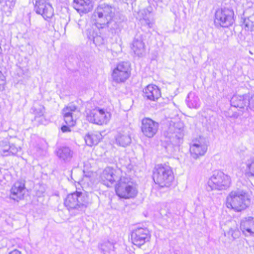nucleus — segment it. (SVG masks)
<instances>
[{
    "mask_svg": "<svg viewBox=\"0 0 254 254\" xmlns=\"http://www.w3.org/2000/svg\"><path fill=\"white\" fill-rule=\"evenodd\" d=\"M89 203L87 194L79 191L68 194L64 200V206L73 215L84 212Z\"/></svg>",
    "mask_w": 254,
    "mask_h": 254,
    "instance_id": "nucleus-1",
    "label": "nucleus"
},
{
    "mask_svg": "<svg viewBox=\"0 0 254 254\" xmlns=\"http://www.w3.org/2000/svg\"><path fill=\"white\" fill-rule=\"evenodd\" d=\"M250 197L244 190L232 191L226 198V206L235 212H241L246 209L250 204Z\"/></svg>",
    "mask_w": 254,
    "mask_h": 254,
    "instance_id": "nucleus-2",
    "label": "nucleus"
},
{
    "mask_svg": "<svg viewBox=\"0 0 254 254\" xmlns=\"http://www.w3.org/2000/svg\"><path fill=\"white\" fill-rule=\"evenodd\" d=\"M115 11V8L111 5L101 3L94 11L92 19L98 28L105 27L109 20L114 18Z\"/></svg>",
    "mask_w": 254,
    "mask_h": 254,
    "instance_id": "nucleus-3",
    "label": "nucleus"
},
{
    "mask_svg": "<svg viewBox=\"0 0 254 254\" xmlns=\"http://www.w3.org/2000/svg\"><path fill=\"white\" fill-rule=\"evenodd\" d=\"M153 179L160 187H169L174 180L171 168L166 164L156 165L153 171Z\"/></svg>",
    "mask_w": 254,
    "mask_h": 254,
    "instance_id": "nucleus-4",
    "label": "nucleus"
},
{
    "mask_svg": "<svg viewBox=\"0 0 254 254\" xmlns=\"http://www.w3.org/2000/svg\"><path fill=\"white\" fill-rule=\"evenodd\" d=\"M183 124L181 122H174L171 121L169 126L164 133V136L166 138V141L170 142L166 147L168 151L172 152L170 149L172 146L177 147L182 141L183 137Z\"/></svg>",
    "mask_w": 254,
    "mask_h": 254,
    "instance_id": "nucleus-5",
    "label": "nucleus"
},
{
    "mask_svg": "<svg viewBox=\"0 0 254 254\" xmlns=\"http://www.w3.org/2000/svg\"><path fill=\"white\" fill-rule=\"evenodd\" d=\"M116 192L120 197L128 199L134 197L138 191L136 184L129 178L121 177L116 186Z\"/></svg>",
    "mask_w": 254,
    "mask_h": 254,
    "instance_id": "nucleus-6",
    "label": "nucleus"
},
{
    "mask_svg": "<svg viewBox=\"0 0 254 254\" xmlns=\"http://www.w3.org/2000/svg\"><path fill=\"white\" fill-rule=\"evenodd\" d=\"M230 184V177L221 171H214L207 182L210 190H225Z\"/></svg>",
    "mask_w": 254,
    "mask_h": 254,
    "instance_id": "nucleus-7",
    "label": "nucleus"
},
{
    "mask_svg": "<svg viewBox=\"0 0 254 254\" xmlns=\"http://www.w3.org/2000/svg\"><path fill=\"white\" fill-rule=\"evenodd\" d=\"M234 13L232 9L227 8L218 9L215 13L214 23L216 26L228 27L234 22Z\"/></svg>",
    "mask_w": 254,
    "mask_h": 254,
    "instance_id": "nucleus-8",
    "label": "nucleus"
},
{
    "mask_svg": "<svg viewBox=\"0 0 254 254\" xmlns=\"http://www.w3.org/2000/svg\"><path fill=\"white\" fill-rule=\"evenodd\" d=\"M131 74L130 65L128 62H123L118 63L114 68L112 77L114 82L123 83L128 79Z\"/></svg>",
    "mask_w": 254,
    "mask_h": 254,
    "instance_id": "nucleus-9",
    "label": "nucleus"
},
{
    "mask_svg": "<svg viewBox=\"0 0 254 254\" xmlns=\"http://www.w3.org/2000/svg\"><path fill=\"white\" fill-rule=\"evenodd\" d=\"M111 118V114L104 109L96 108L86 112V119L90 123L99 125L107 124Z\"/></svg>",
    "mask_w": 254,
    "mask_h": 254,
    "instance_id": "nucleus-10",
    "label": "nucleus"
},
{
    "mask_svg": "<svg viewBox=\"0 0 254 254\" xmlns=\"http://www.w3.org/2000/svg\"><path fill=\"white\" fill-rule=\"evenodd\" d=\"M207 150V144L205 139L199 137L192 141L190 145V151L191 156L195 159L203 156Z\"/></svg>",
    "mask_w": 254,
    "mask_h": 254,
    "instance_id": "nucleus-11",
    "label": "nucleus"
},
{
    "mask_svg": "<svg viewBox=\"0 0 254 254\" xmlns=\"http://www.w3.org/2000/svg\"><path fill=\"white\" fill-rule=\"evenodd\" d=\"M150 238V232L147 228H138L134 230L131 235L132 243L138 247L148 242Z\"/></svg>",
    "mask_w": 254,
    "mask_h": 254,
    "instance_id": "nucleus-12",
    "label": "nucleus"
},
{
    "mask_svg": "<svg viewBox=\"0 0 254 254\" xmlns=\"http://www.w3.org/2000/svg\"><path fill=\"white\" fill-rule=\"evenodd\" d=\"M121 171L120 170H116L112 167H106L101 175V179L104 185L108 187L118 181Z\"/></svg>",
    "mask_w": 254,
    "mask_h": 254,
    "instance_id": "nucleus-13",
    "label": "nucleus"
},
{
    "mask_svg": "<svg viewBox=\"0 0 254 254\" xmlns=\"http://www.w3.org/2000/svg\"><path fill=\"white\" fill-rule=\"evenodd\" d=\"M158 127V123L150 118H144L142 120L141 131L147 137H153L157 133Z\"/></svg>",
    "mask_w": 254,
    "mask_h": 254,
    "instance_id": "nucleus-14",
    "label": "nucleus"
},
{
    "mask_svg": "<svg viewBox=\"0 0 254 254\" xmlns=\"http://www.w3.org/2000/svg\"><path fill=\"white\" fill-rule=\"evenodd\" d=\"M64 120L69 126H73L75 123V120L80 115L79 111L74 105H69L63 110Z\"/></svg>",
    "mask_w": 254,
    "mask_h": 254,
    "instance_id": "nucleus-15",
    "label": "nucleus"
},
{
    "mask_svg": "<svg viewBox=\"0 0 254 254\" xmlns=\"http://www.w3.org/2000/svg\"><path fill=\"white\" fill-rule=\"evenodd\" d=\"M21 148L13 143H10L6 139L0 141V155L3 157L16 156Z\"/></svg>",
    "mask_w": 254,
    "mask_h": 254,
    "instance_id": "nucleus-16",
    "label": "nucleus"
},
{
    "mask_svg": "<svg viewBox=\"0 0 254 254\" xmlns=\"http://www.w3.org/2000/svg\"><path fill=\"white\" fill-rule=\"evenodd\" d=\"M35 9L37 13L41 14L45 19L51 18L54 15L52 6L46 0H37Z\"/></svg>",
    "mask_w": 254,
    "mask_h": 254,
    "instance_id": "nucleus-17",
    "label": "nucleus"
},
{
    "mask_svg": "<svg viewBox=\"0 0 254 254\" xmlns=\"http://www.w3.org/2000/svg\"><path fill=\"white\" fill-rule=\"evenodd\" d=\"M89 162L84 163L83 172V177L80 181V185L83 188L87 189V188L92 187L93 185L95 179L96 177V173L93 170H88Z\"/></svg>",
    "mask_w": 254,
    "mask_h": 254,
    "instance_id": "nucleus-18",
    "label": "nucleus"
},
{
    "mask_svg": "<svg viewBox=\"0 0 254 254\" xmlns=\"http://www.w3.org/2000/svg\"><path fill=\"white\" fill-rule=\"evenodd\" d=\"M240 228L245 236H254V217L248 216L242 219Z\"/></svg>",
    "mask_w": 254,
    "mask_h": 254,
    "instance_id": "nucleus-19",
    "label": "nucleus"
},
{
    "mask_svg": "<svg viewBox=\"0 0 254 254\" xmlns=\"http://www.w3.org/2000/svg\"><path fill=\"white\" fill-rule=\"evenodd\" d=\"M150 8L140 10L138 12L137 18L139 20L141 25L152 28L154 25V20L151 17Z\"/></svg>",
    "mask_w": 254,
    "mask_h": 254,
    "instance_id": "nucleus-20",
    "label": "nucleus"
},
{
    "mask_svg": "<svg viewBox=\"0 0 254 254\" xmlns=\"http://www.w3.org/2000/svg\"><path fill=\"white\" fill-rule=\"evenodd\" d=\"M143 95L146 99L155 101L161 96V92L156 85L149 84L144 88Z\"/></svg>",
    "mask_w": 254,
    "mask_h": 254,
    "instance_id": "nucleus-21",
    "label": "nucleus"
},
{
    "mask_svg": "<svg viewBox=\"0 0 254 254\" xmlns=\"http://www.w3.org/2000/svg\"><path fill=\"white\" fill-rule=\"evenodd\" d=\"M25 192L24 184L22 182L17 181L14 183L10 190V197L18 201L21 199Z\"/></svg>",
    "mask_w": 254,
    "mask_h": 254,
    "instance_id": "nucleus-22",
    "label": "nucleus"
},
{
    "mask_svg": "<svg viewBox=\"0 0 254 254\" xmlns=\"http://www.w3.org/2000/svg\"><path fill=\"white\" fill-rule=\"evenodd\" d=\"M73 6L79 13H87L93 8L91 0H74Z\"/></svg>",
    "mask_w": 254,
    "mask_h": 254,
    "instance_id": "nucleus-23",
    "label": "nucleus"
},
{
    "mask_svg": "<svg viewBox=\"0 0 254 254\" xmlns=\"http://www.w3.org/2000/svg\"><path fill=\"white\" fill-rule=\"evenodd\" d=\"M131 49L137 56H142L145 53V44L141 35H136L132 42Z\"/></svg>",
    "mask_w": 254,
    "mask_h": 254,
    "instance_id": "nucleus-24",
    "label": "nucleus"
},
{
    "mask_svg": "<svg viewBox=\"0 0 254 254\" xmlns=\"http://www.w3.org/2000/svg\"><path fill=\"white\" fill-rule=\"evenodd\" d=\"M115 140L117 145L123 147L128 145L131 141L130 134L127 129L119 131L115 136Z\"/></svg>",
    "mask_w": 254,
    "mask_h": 254,
    "instance_id": "nucleus-25",
    "label": "nucleus"
},
{
    "mask_svg": "<svg viewBox=\"0 0 254 254\" xmlns=\"http://www.w3.org/2000/svg\"><path fill=\"white\" fill-rule=\"evenodd\" d=\"M249 96L247 94L243 95H235L230 101L232 106L235 108L244 109L247 106Z\"/></svg>",
    "mask_w": 254,
    "mask_h": 254,
    "instance_id": "nucleus-26",
    "label": "nucleus"
},
{
    "mask_svg": "<svg viewBox=\"0 0 254 254\" xmlns=\"http://www.w3.org/2000/svg\"><path fill=\"white\" fill-rule=\"evenodd\" d=\"M32 110L35 115V120L39 122L41 124L45 125L47 124L46 120L43 117L45 113V108L42 105L35 102L34 104Z\"/></svg>",
    "mask_w": 254,
    "mask_h": 254,
    "instance_id": "nucleus-27",
    "label": "nucleus"
},
{
    "mask_svg": "<svg viewBox=\"0 0 254 254\" xmlns=\"http://www.w3.org/2000/svg\"><path fill=\"white\" fill-rule=\"evenodd\" d=\"M57 155L64 162H69L72 157L73 152L67 147H61L56 151Z\"/></svg>",
    "mask_w": 254,
    "mask_h": 254,
    "instance_id": "nucleus-28",
    "label": "nucleus"
},
{
    "mask_svg": "<svg viewBox=\"0 0 254 254\" xmlns=\"http://www.w3.org/2000/svg\"><path fill=\"white\" fill-rule=\"evenodd\" d=\"M101 138V134L98 132H95L87 134L84 140L87 145L92 146L97 144Z\"/></svg>",
    "mask_w": 254,
    "mask_h": 254,
    "instance_id": "nucleus-29",
    "label": "nucleus"
},
{
    "mask_svg": "<svg viewBox=\"0 0 254 254\" xmlns=\"http://www.w3.org/2000/svg\"><path fill=\"white\" fill-rule=\"evenodd\" d=\"M245 175L249 177H254V158H251L243 163Z\"/></svg>",
    "mask_w": 254,
    "mask_h": 254,
    "instance_id": "nucleus-30",
    "label": "nucleus"
},
{
    "mask_svg": "<svg viewBox=\"0 0 254 254\" xmlns=\"http://www.w3.org/2000/svg\"><path fill=\"white\" fill-rule=\"evenodd\" d=\"M186 102L188 107L190 108L197 109L200 106L199 98L192 92H190L188 94Z\"/></svg>",
    "mask_w": 254,
    "mask_h": 254,
    "instance_id": "nucleus-31",
    "label": "nucleus"
},
{
    "mask_svg": "<svg viewBox=\"0 0 254 254\" xmlns=\"http://www.w3.org/2000/svg\"><path fill=\"white\" fill-rule=\"evenodd\" d=\"M225 236L228 237L230 241H233L238 238L240 235V232L237 227H231L229 231L224 233Z\"/></svg>",
    "mask_w": 254,
    "mask_h": 254,
    "instance_id": "nucleus-32",
    "label": "nucleus"
},
{
    "mask_svg": "<svg viewBox=\"0 0 254 254\" xmlns=\"http://www.w3.org/2000/svg\"><path fill=\"white\" fill-rule=\"evenodd\" d=\"M101 250L105 254H107L114 250V244L109 241L104 242L100 245Z\"/></svg>",
    "mask_w": 254,
    "mask_h": 254,
    "instance_id": "nucleus-33",
    "label": "nucleus"
},
{
    "mask_svg": "<svg viewBox=\"0 0 254 254\" xmlns=\"http://www.w3.org/2000/svg\"><path fill=\"white\" fill-rule=\"evenodd\" d=\"M106 26L108 27L113 33H118L120 31V24L114 20V18L109 20Z\"/></svg>",
    "mask_w": 254,
    "mask_h": 254,
    "instance_id": "nucleus-34",
    "label": "nucleus"
},
{
    "mask_svg": "<svg viewBox=\"0 0 254 254\" xmlns=\"http://www.w3.org/2000/svg\"><path fill=\"white\" fill-rule=\"evenodd\" d=\"M93 42L96 45H100L104 43V39L102 37L99 35H97L93 37Z\"/></svg>",
    "mask_w": 254,
    "mask_h": 254,
    "instance_id": "nucleus-35",
    "label": "nucleus"
},
{
    "mask_svg": "<svg viewBox=\"0 0 254 254\" xmlns=\"http://www.w3.org/2000/svg\"><path fill=\"white\" fill-rule=\"evenodd\" d=\"M246 107H249L251 110H254V96H252L248 101V104Z\"/></svg>",
    "mask_w": 254,
    "mask_h": 254,
    "instance_id": "nucleus-36",
    "label": "nucleus"
},
{
    "mask_svg": "<svg viewBox=\"0 0 254 254\" xmlns=\"http://www.w3.org/2000/svg\"><path fill=\"white\" fill-rule=\"evenodd\" d=\"M16 0H6L5 4L9 7L10 10L12 9L15 4Z\"/></svg>",
    "mask_w": 254,
    "mask_h": 254,
    "instance_id": "nucleus-37",
    "label": "nucleus"
},
{
    "mask_svg": "<svg viewBox=\"0 0 254 254\" xmlns=\"http://www.w3.org/2000/svg\"><path fill=\"white\" fill-rule=\"evenodd\" d=\"M61 129L63 132L70 131V129L69 127L66 126H63L61 127Z\"/></svg>",
    "mask_w": 254,
    "mask_h": 254,
    "instance_id": "nucleus-38",
    "label": "nucleus"
},
{
    "mask_svg": "<svg viewBox=\"0 0 254 254\" xmlns=\"http://www.w3.org/2000/svg\"><path fill=\"white\" fill-rule=\"evenodd\" d=\"M8 254H22L21 252L17 250H14L9 253Z\"/></svg>",
    "mask_w": 254,
    "mask_h": 254,
    "instance_id": "nucleus-39",
    "label": "nucleus"
},
{
    "mask_svg": "<svg viewBox=\"0 0 254 254\" xmlns=\"http://www.w3.org/2000/svg\"><path fill=\"white\" fill-rule=\"evenodd\" d=\"M4 78L2 72L0 71V80L3 81V78Z\"/></svg>",
    "mask_w": 254,
    "mask_h": 254,
    "instance_id": "nucleus-40",
    "label": "nucleus"
},
{
    "mask_svg": "<svg viewBox=\"0 0 254 254\" xmlns=\"http://www.w3.org/2000/svg\"><path fill=\"white\" fill-rule=\"evenodd\" d=\"M249 53L252 55L253 54V53L251 51H249Z\"/></svg>",
    "mask_w": 254,
    "mask_h": 254,
    "instance_id": "nucleus-41",
    "label": "nucleus"
}]
</instances>
